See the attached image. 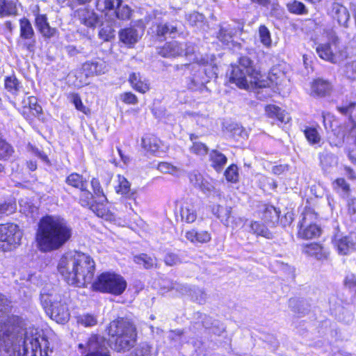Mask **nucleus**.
Instances as JSON below:
<instances>
[{"mask_svg":"<svg viewBox=\"0 0 356 356\" xmlns=\"http://www.w3.org/2000/svg\"><path fill=\"white\" fill-rule=\"evenodd\" d=\"M12 302L0 293V356H49L47 339L34 327H24L17 316H6Z\"/></svg>","mask_w":356,"mask_h":356,"instance_id":"f257e3e1","label":"nucleus"},{"mask_svg":"<svg viewBox=\"0 0 356 356\" xmlns=\"http://www.w3.org/2000/svg\"><path fill=\"white\" fill-rule=\"evenodd\" d=\"M72 228L63 218L46 216L38 222L35 234L38 248L42 252L57 250L72 237Z\"/></svg>","mask_w":356,"mask_h":356,"instance_id":"f03ea898","label":"nucleus"},{"mask_svg":"<svg viewBox=\"0 0 356 356\" xmlns=\"http://www.w3.org/2000/svg\"><path fill=\"white\" fill-rule=\"evenodd\" d=\"M229 82L243 89H258L257 95L260 99L270 95V81L264 79L253 61L247 56L241 57L238 65H232Z\"/></svg>","mask_w":356,"mask_h":356,"instance_id":"7ed1b4c3","label":"nucleus"},{"mask_svg":"<svg viewBox=\"0 0 356 356\" xmlns=\"http://www.w3.org/2000/svg\"><path fill=\"white\" fill-rule=\"evenodd\" d=\"M108 333L112 337V348L118 352L129 350L136 343V327L126 319L120 318L111 322Z\"/></svg>","mask_w":356,"mask_h":356,"instance_id":"20e7f679","label":"nucleus"},{"mask_svg":"<svg viewBox=\"0 0 356 356\" xmlns=\"http://www.w3.org/2000/svg\"><path fill=\"white\" fill-rule=\"evenodd\" d=\"M70 266L76 268V286H85L92 282L95 263L90 256L83 252H74V261L70 263Z\"/></svg>","mask_w":356,"mask_h":356,"instance_id":"39448f33","label":"nucleus"},{"mask_svg":"<svg viewBox=\"0 0 356 356\" xmlns=\"http://www.w3.org/2000/svg\"><path fill=\"white\" fill-rule=\"evenodd\" d=\"M40 302L47 314L56 322L64 323L69 319L70 313L66 305L58 301L56 295L48 293L44 288L40 293Z\"/></svg>","mask_w":356,"mask_h":356,"instance_id":"423d86ee","label":"nucleus"},{"mask_svg":"<svg viewBox=\"0 0 356 356\" xmlns=\"http://www.w3.org/2000/svg\"><path fill=\"white\" fill-rule=\"evenodd\" d=\"M92 286L95 291L118 296L126 289L127 282L120 275L103 273L97 277Z\"/></svg>","mask_w":356,"mask_h":356,"instance_id":"0eeeda50","label":"nucleus"},{"mask_svg":"<svg viewBox=\"0 0 356 356\" xmlns=\"http://www.w3.org/2000/svg\"><path fill=\"white\" fill-rule=\"evenodd\" d=\"M22 233L14 223L0 225V250L6 252L13 250L20 243Z\"/></svg>","mask_w":356,"mask_h":356,"instance_id":"6e6552de","label":"nucleus"},{"mask_svg":"<svg viewBox=\"0 0 356 356\" xmlns=\"http://www.w3.org/2000/svg\"><path fill=\"white\" fill-rule=\"evenodd\" d=\"M316 216L307 211L302 213L299 225L298 236L305 239H311L320 236L321 229L316 224Z\"/></svg>","mask_w":356,"mask_h":356,"instance_id":"1a4fd4ad","label":"nucleus"},{"mask_svg":"<svg viewBox=\"0 0 356 356\" xmlns=\"http://www.w3.org/2000/svg\"><path fill=\"white\" fill-rule=\"evenodd\" d=\"M332 244L339 254H348L356 250V235L352 233L344 236L337 232L332 237Z\"/></svg>","mask_w":356,"mask_h":356,"instance_id":"9d476101","label":"nucleus"},{"mask_svg":"<svg viewBox=\"0 0 356 356\" xmlns=\"http://www.w3.org/2000/svg\"><path fill=\"white\" fill-rule=\"evenodd\" d=\"M192 70L193 73L186 78V87L191 90H202L209 82V76L207 74V70L198 64L193 65Z\"/></svg>","mask_w":356,"mask_h":356,"instance_id":"9b49d317","label":"nucleus"},{"mask_svg":"<svg viewBox=\"0 0 356 356\" xmlns=\"http://www.w3.org/2000/svg\"><path fill=\"white\" fill-rule=\"evenodd\" d=\"M74 261V252L64 254L58 264V270L68 284L76 286V268L70 266Z\"/></svg>","mask_w":356,"mask_h":356,"instance_id":"f8f14e48","label":"nucleus"},{"mask_svg":"<svg viewBox=\"0 0 356 356\" xmlns=\"http://www.w3.org/2000/svg\"><path fill=\"white\" fill-rule=\"evenodd\" d=\"M144 28L142 26H131L122 29L119 32L120 42L125 45L132 47L142 38Z\"/></svg>","mask_w":356,"mask_h":356,"instance_id":"ddd939ff","label":"nucleus"},{"mask_svg":"<svg viewBox=\"0 0 356 356\" xmlns=\"http://www.w3.org/2000/svg\"><path fill=\"white\" fill-rule=\"evenodd\" d=\"M330 14L340 26L344 28L348 27L350 14L348 9L342 4L337 2L333 3L331 6Z\"/></svg>","mask_w":356,"mask_h":356,"instance_id":"4468645a","label":"nucleus"},{"mask_svg":"<svg viewBox=\"0 0 356 356\" xmlns=\"http://www.w3.org/2000/svg\"><path fill=\"white\" fill-rule=\"evenodd\" d=\"M35 21L36 28L44 38H51L56 35V29L50 26L46 15L36 14Z\"/></svg>","mask_w":356,"mask_h":356,"instance_id":"2eb2a0df","label":"nucleus"},{"mask_svg":"<svg viewBox=\"0 0 356 356\" xmlns=\"http://www.w3.org/2000/svg\"><path fill=\"white\" fill-rule=\"evenodd\" d=\"M75 17L78 18L80 23L88 27H95L98 23V17L92 10L86 8L78 9L76 11Z\"/></svg>","mask_w":356,"mask_h":356,"instance_id":"dca6fc26","label":"nucleus"},{"mask_svg":"<svg viewBox=\"0 0 356 356\" xmlns=\"http://www.w3.org/2000/svg\"><path fill=\"white\" fill-rule=\"evenodd\" d=\"M156 33L158 37L166 38L168 35L174 38L177 33V24L176 22H155Z\"/></svg>","mask_w":356,"mask_h":356,"instance_id":"f3484780","label":"nucleus"},{"mask_svg":"<svg viewBox=\"0 0 356 356\" xmlns=\"http://www.w3.org/2000/svg\"><path fill=\"white\" fill-rule=\"evenodd\" d=\"M83 71L86 76H95L104 74L107 71L104 61H88L83 65Z\"/></svg>","mask_w":356,"mask_h":356,"instance_id":"a211bd4d","label":"nucleus"},{"mask_svg":"<svg viewBox=\"0 0 356 356\" xmlns=\"http://www.w3.org/2000/svg\"><path fill=\"white\" fill-rule=\"evenodd\" d=\"M186 46L187 44L173 41L166 43L160 50L159 54L163 57L182 56L184 52V47Z\"/></svg>","mask_w":356,"mask_h":356,"instance_id":"6ab92c4d","label":"nucleus"},{"mask_svg":"<svg viewBox=\"0 0 356 356\" xmlns=\"http://www.w3.org/2000/svg\"><path fill=\"white\" fill-rule=\"evenodd\" d=\"M173 288H175L176 290L179 291L182 294L188 293L190 296H191V298L194 301L197 302L199 304H204L206 302L207 294L201 289L194 288L191 289H188L185 286H181L179 284H175Z\"/></svg>","mask_w":356,"mask_h":356,"instance_id":"aec40b11","label":"nucleus"},{"mask_svg":"<svg viewBox=\"0 0 356 356\" xmlns=\"http://www.w3.org/2000/svg\"><path fill=\"white\" fill-rule=\"evenodd\" d=\"M332 86L327 81L318 79L312 83L311 94L313 96L324 97L330 94Z\"/></svg>","mask_w":356,"mask_h":356,"instance_id":"412c9836","label":"nucleus"},{"mask_svg":"<svg viewBox=\"0 0 356 356\" xmlns=\"http://www.w3.org/2000/svg\"><path fill=\"white\" fill-rule=\"evenodd\" d=\"M129 81L132 88L139 92L145 93L149 90V87L147 81L140 73H131L129 75Z\"/></svg>","mask_w":356,"mask_h":356,"instance_id":"4be33fe9","label":"nucleus"},{"mask_svg":"<svg viewBox=\"0 0 356 356\" xmlns=\"http://www.w3.org/2000/svg\"><path fill=\"white\" fill-rule=\"evenodd\" d=\"M179 214L181 221L187 223H192L195 222L197 218L196 211L194 206L189 202H184L179 209Z\"/></svg>","mask_w":356,"mask_h":356,"instance_id":"5701e85b","label":"nucleus"},{"mask_svg":"<svg viewBox=\"0 0 356 356\" xmlns=\"http://www.w3.org/2000/svg\"><path fill=\"white\" fill-rule=\"evenodd\" d=\"M304 252L309 256L314 257L318 260L326 259L328 252L318 243H310L305 247Z\"/></svg>","mask_w":356,"mask_h":356,"instance_id":"b1692460","label":"nucleus"},{"mask_svg":"<svg viewBox=\"0 0 356 356\" xmlns=\"http://www.w3.org/2000/svg\"><path fill=\"white\" fill-rule=\"evenodd\" d=\"M209 161L211 165L217 172H220L227 162V159L225 154L216 149H212L209 153Z\"/></svg>","mask_w":356,"mask_h":356,"instance_id":"393cba45","label":"nucleus"},{"mask_svg":"<svg viewBox=\"0 0 356 356\" xmlns=\"http://www.w3.org/2000/svg\"><path fill=\"white\" fill-rule=\"evenodd\" d=\"M212 213L216 216L225 226H230L232 213V208L230 207L214 205L212 208Z\"/></svg>","mask_w":356,"mask_h":356,"instance_id":"a878e982","label":"nucleus"},{"mask_svg":"<svg viewBox=\"0 0 356 356\" xmlns=\"http://www.w3.org/2000/svg\"><path fill=\"white\" fill-rule=\"evenodd\" d=\"M19 38L26 41L33 40L35 36L34 30L30 21L24 17L19 20Z\"/></svg>","mask_w":356,"mask_h":356,"instance_id":"bb28decb","label":"nucleus"},{"mask_svg":"<svg viewBox=\"0 0 356 356\" xmlns=\"http://www.w3.org/2000/svg\"><path fill=\"white\" fill-rule=\"evenodd\" d=\"M248 230L249 232L255 234L257 236H264L266 238H272L273 234L268 230V229L264 226L263 224L257 222V221H251L248 224Z\"/></svg>","mask_w":356,"mask_h":356,"instance_id":"cd10ccee","label":"nucleus"},{"mask_svg":"<svg viewBox=\"0 0 356 356\" xmlns=\"http://www.w3.org/2000/svg\"><path fill=\"white\" fill-rule=\"evenodd\" d=\"M185 237L191 242L195 243H207L211 240L210 234L206 231L197 232L192 229L186 232Z\"/></svg>","mask_w":356,"mask_h":356,"instance_id":"c85d7f7f","label":"nucleus"},{"mask_svg":"<svg viewBox=\"0 0 356 356\" xmlns=\"http://www.w3.org/2000/svg\"><path fill=\"white\" fill-rule=\"evenodd\" d=\"M316 50L319 57L322 59L332 63H337L336 56L332 49L330 44H319Z\"/></svg>","mask_w":356,"mask_h":356,"instance_id":"c756f323","label":"nucleus"},{"mask_svg":"<svg viewBox=\"0 0 356 356\" xmlns=\"http://www.w3.org/2000/svg\"><path fill=\"white\" fill-rule=\"evenodd\" d=\"M119 184L116 188V192L127 198L134 199L135 191L131 189L130 184L126 178L122 176L118 177Z\"/></svg>","mask_w":356,"mask_h":356,"instance_id":"7c9ffc66","label":"nucleus"},{"mask_svg":"<svg viewBox=\"0 0 356 356\" xmlns=\"http://www.w3.org/2000/svg\"><path fill=\"white\" fill-rule=\"evenodd\" d=\"M265 111L267 115L270 118H277L282 122H287L289 118L284 111H282L280 108L275 105H268L265 108Z\"/></svg>","mask_w":356,"mask_h":356,"instance_id":"2f4dec72","label":"nucleus"},{"mask_svg":"<svg viewBox=\"0 0 356 356\" xmlns=\"http://www.w3.org/2000/svg\"><path fill=\"white\" fill-rule=\"evenodd\" d=\"M142 145L147 152L154 153L159 148V140L154 136L146 135L142 138Z\"/></svg>","mask_w":356,"mask_h":356,"instance_id":"473e14b6","label":"nucleus"},{"mask_svg":"<svg viewBox=\"0 0 356 356\" xmlns=\"http://www.w3.org/2000/svg\"><path fill=\"white\" fill-rule=\"evenodd\" d=\"M135 263L142 265L145 268L149 269L156 266V259L146 254H140L134 257Z\"/></svg>","mask_w":356,"mask_h":356,"instance_id":"72a5a7b5","label":"nucleus"},{"mask_svg":"<svg viewBox=\"0 0 356 356\" xmlns=\"http://www.w3.org/2000/svg\"><path fill=\"white\" fill-rule=\"evenodd\" d=\"M235 33V29L229 25L221 26L218 32V38L223 44H228L232 41Z\"/></svg>","mask_w":356,"mask_h":356,"instance_id":"f704fd0d","label":"nucleus"},{"mask_svg":"<svg viewBox=\"0 0 356 356\" xmlns=\"http://www.w3.org/2000/svg\"><path fill=\"white\" fill-rule=\"evenodd\" d=\"M17 12L16 6L13 2L0 0V17L15 15Z\"/></svg>","mask_w":356,"mask_h":356,"instance_id":"c9c22d12","label":"nucleus"},{"mask_svg":"<svg viewBox=\"0 0 356 356\" xmlns=\"http://www.w3.org/2000/svg\"><path fill=\"white\" fill-rule=\"evenodd\" d=\"M66 183L73 187L85 189L87 187V181L83 177L77 173H72L66 178Z\"/></svg>","mask_w":356,"mask_h":356,"instance_id":"e433bc0d","label":"nucleus"},{"mask_svg":"<svg viewBox=\"0 0 356 356\" xmlns=\"http://www.w3.org/2000/svg\"><path fill=\"white\" fill-rule=\"evenodd\" d=\"M280 211L272 205H265L263 210V218L267 222H275L278 221Z\"/></svg>","mask_w":356,"mask_h":356,"instance_id":"4c0bfd02","label":"nucleus"},{"mask_svg":"<svg viewBox=\"0 0 356 356\" xmlns=\"http://www.w3.org/2000/svg\"><path fill=\"white\" fill-rule=\"evenodd\" d=\"M4 86L5 88L13 95H17L21 88L20 82L15 75L5 78Z\"/></svg>","mask_w":356,"mask_h":356,"instance_id":"58836bf2","label":"nucleus"},{"mask_svg":"<svg viewBox=\"0 0 356 356\" xmlns=\"http://www.w3.org/2000/svg\"><path fill=\"white\" fill-rule=\"evenodd\" d=\"M186 19L191 26H196L198 29H202L205 24L204 16L197 12L187 15Z\"/></svg>","mask_w":356,"mask_h":356,"instance_id":"ea45409f","label":"nucleus"},{"mask_svg":"<svg viewBox=\"0 0 356 356\" xmlns=\"http://www.w3.org/2000/svg\"><path fill=\"white\" fill-rule=\"evenodd\" d=\"M259 40L266 47L269 48L272 44L270 32L265 25H261L258 30Z\"/></svg>","mask_w":356,"mask_h":356,"instance_id":"a19ab883","label":"nucleus"},{"mask_svg":"<svg viewBox=\"0 0 356 356\" xmlns=\"http://www.w3.org/2000/svg\"><path fill=\"white\" fill-rule=\"evenodd\" d=\"M121 2L122 0H98L97 6L102 11H115Z\"/></svg>","mask_w":356,"mask_h":356,"instance_id":"79ce46f5","label":"nucleus"},{"mask_svg":"<svg viewBox=\"0 0 356 356\" xmlns=\"http://www.w3.org/2000/svg\"><path fill=\"white\" fill-rule=\"evenodd\" d=\"M131 8L126 4H123L122 1L117 6L114 13L118 19L120 20H127L131 15Z\"/></svg>","mask_w":356,"mask_h":356,"instance_id":"37998d69","label":"nucleus"},{"mask_svg":"<svg viewBox=\"0 0 356 356\" xmlns=\"http://www.w3.org/2000/svg\"><path fill=\"white\" fill-rule=\"evenodd\" d=\"M158 170L163 173H169L174 176H179L181 172L179 168H177L167 162H161L159 163Z\"/></svg>","mask_w":356,"mask_h":356,"instance_id":"c03bdc74","label":"nucleus"},{"mask_svg":"<svg viewBox=\"0 0 356 356\" xmlns=\"http://www.w3.org/2000/svg\"><path fill=\"white\" fill-rule=\"evenodd\" d=\"M91 186L93 189L95 195L99 199V203L102 205L107 202V199L104 194L103 190L101 187L100 183L98 179L93 178L91 180Z\"/></svg>","mask_w":356,"mask_h":356,"instance_id":"a18cd8bd","label":"nucleus"},{"mask_svg":"<svg viewBox=\"0 0 356 356\" xmlns=\"http://www.w3.org/2000/svg\"><path fill=\"white\" fill-rule=\"evenodd\" d=\"M287 8L290 13L296 15H305L307 13L305 6L302 2L296 0L291 3H287Z\"/></svg>","mask_w":356,"mask_h":356,"instance_id":"49530a36","label":"nucleus"},{"mask_svg":"<svg viewBox=\"0 0 356 356\" xmlns=\"http://www.w3.org/2000/svg\"><path fill=\"white\" fill-rule=\"evenodd\" d=\"M343 75L349 80L356 81V60L346 63L343 67Z\"/></svg>","mask_w":356,"mask_h":356,"instance_id":"de8ad7c7","label":"nucleus"},{"mask_svg":"<svg viewBox=\"0 0 356 356\" xmlns=\"http://www.w3.org/2000/svg\"><path fill=\"white\" fill-rule=\"evenodd\" d=\"M225 176L228 181L236 183L238 180V172L236 165L232 164L225 172Z\"/></svg>","mask_w":356,"mask_h":356,"instance_id":"09e8293b","label":"nucleus"},{"mask_svg":"<svg viewBox=\"0 0 356 356\" xmlns=\"http://www.w3.org/2000/svg\"><path fill=\"white\" fill-rule=\"evenodd\" d=\"M304 132L305 137L309 143L316 144L320 142L321 136L316 129L307 128Z\"/></svg>","mask_w":356,"mask_h":356,"instance_id":"8fccbe9b","label":"nucleus"},{"mask_svg":"<svg viewBox=\"0 0 356 356\" xmlns=\"http://www.w3.org/2000/svg\"><path fill=\"white\" fill-rule=\"evenodd\" d=\"M78 323L85 327L94 326L97 323V318L89 314H83L78 318Z\"/></svg>","mask_w":356,"mask_h":356,"instance_id":"3c124183","label":"nucleus"},{"mask_svg":"<svg viewBox=\"0 0 356 356\" xmlns=\"http://www.w3.org/2000/svg\"><path fill=\"white\" fill-rule=\"evenodd\" d=\"M13 153L12 147L7 143L0 140V159H7Z\"/></svg>","mask_w":356,"mask_h":356,"instance_id":"603ef678","label":"nucleus"},{"mask_svg":"<svg viewBox=\"0 0 356 356\" xmlns=\"http://www.w3.org/2000/svg\"><path fill=\"white\" fill-rule=\"evenodd\" d=\"M99 36L105 41H108L114 37V30L109 25H102L99 31Z\"/></svg>","mask_w":356,"mask_h":356,"instance_id":"864d4df0","label":"nucleus"},{"mask_svg":"<svg viewBox=\"0 0 356 356\" xmlns=\"http://www.w3.org/2000/svg\"><path fill=\"white\" fill-rule=\"evenodd\" d=\"M190 150L191 152L197 155L203 156L207 154L208 147L205 144L202 143L193 142V144L191 147Z\"/></svg>","mask_w":356,"mask_h":356,"instance_id":"5fc2aeb1","label":"nucleus"},{"mask_svg":"<svg viewBox=\"0 0 356 356\" xmlns=\"http://www.w3.org/2000/svg\"><path fill=\"white\" fill-rule=\"evenodd\" d=\"M87 187H85V189L81 190V195L80 196V202L82 206L87 207L92 205V204L93 195L86 189Z\"/></svg>","mask_w":356,"mask_h":356,"instance_id":"6e6d98bb","label":"nucleus"},{"mask_svg":"<svg viewBox=\"0 0 356 356\" xmlns=\"http://www.w3.org/2000/svg\"><path fill=\"white\" fill-rule=\"evenodd\" d=\"M333 184L336 190H341L344 193H348L350 191V185L343 178L337 179Z\"/></svg>","mask_w":356,"mask_h":356,"instance_id":"4d7b16f0","label":"nucleus"},{"mask_svg":"<svg viewBox=\"0 0 356 356\" xmlns=\"http://www.w3.org/2000/svg\"><path fill=\"white\" fill-rule=\"evenodd\" d=\"M164 262L167 266H172L180 264L181 260L177 254L170 252L165 256Z\"/></svg>","mask_w":356,"mask_h":356,"instance_id":"13d9d810","label":"nucleus"},{"mask_svg":"<svg viewBox=\"0 0 356 356\" xmlns=\"http://www.w3.org/2000/svg\"><path fill=\"white\" fill-rule=\"evenodd\" d=\"M321 164L323 168L331 166L333 163H336L335 158L332 154H325L321 155Z\"/></svg>","mask_w":356,"mask_h":356,"instance_id":"bf43d9fd","label":"nucleus"},{"mask_svg":"<svg viewBox=\"0 0 356 356\" xmlns=\"http://www.w3.org/2000/svg\"><path fill=\"white\" fill-rule=\"evenodd\" d=\"M120 99L128 104H136L138 102L136 96L130 92L122 94L120 95Z\"/></svg>","mask_w":356,"mask_h":356,"instance_id":"052dcab7","label":"nucleus"},{"mask_svg":"<svg viewBox=\"0 0 356 356\" xmlns=\"http://www.w3.org/2000/svg\"><path fill=\"white\" fill-rule=\"evenodd\" d=\"M72 102L77 110L87 113L88 108L83 104L80 97L77 94L72 95Z\"/></svg>","mask_w":356,"mask_h":356,"instance_id":"680f3d73","label":"nucleus"},{"mask_svg":"<svg viewBox=\"0 0 356 356\" xmlns=\"http://www.w3.org/2000/svg\"><path fill=\"white\" fill-rule=\"evenodd\" d=\"M344 285L349 289H356V277L353 274H348L343 281Z\"/></svg>","mask_w":356,"mask_h":356,"instance_id":"e2e57ef3","label":"nucleus"},{"mask_svg":"<svg viewBox=\"0 0 356 356\" xmlns=\"http://www.w3.org/2000/svg\"><path fill=\"white\" fill-rule=\"evenodd\" d=\"M355 106L356 103L351 102L345 106H338L337 110L342 114L350 115L353 113Z\"/></svg>","mask_w":356,"mask_h":356,"instance_id":"0e129e2a","label":"nucleus"},{"mask_svg":"<svg viewBox=\"0 0 356 356\" xmlns=\"http://www.w3.org/2000/svg\"><path fill=\"white\" fill-rule=\"evenodd\" d=\"M211 330L213 334L220 336L225 332V326L220 322L215 321Z\"/></svg>","mask_w":356,"mask_h":356,"instance_id":"69168bd1","label":"nucleus"},{"mask_svg":"<svg viewBox=\"0 0 356 356\" xmlns=\"http://www.w3.org/2000/svg\"><path fill=\"white\" fill-rule=\"evenodd\" d=\"M198 188L207 195L210 194L214 190L213 184L204 179H203V181H202V184H200Z\"/></svg>","mask_w":356,"mask_h":356,"instance_id":"338daca9","label":"nucleus"},{"mask_svg":"<svg viewBox=\"0 0 356 356\" xmlns=\"http://www.w3.org/2000/svg\"><path fill=\"white\" fill-rule=\"evenodd\" d=\"M346 133L351 135L353 137H356V123L355 121L350 120L346 127Z\"/></svg>","mask_w":356,"mask_h":356,"instance_id":"774afa93","label":"nucleus"}]
</instances>
